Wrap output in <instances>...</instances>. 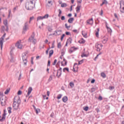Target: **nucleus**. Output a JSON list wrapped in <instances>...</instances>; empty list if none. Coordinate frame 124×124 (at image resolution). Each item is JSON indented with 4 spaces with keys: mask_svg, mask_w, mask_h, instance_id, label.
I'll list each match as a JSON object with an SVG mask.
<instances>
[{
    "mask_svg": "<svg viewBox=\"0 0 124 124\" xmlns=\"http://www.w3.org/2000/svg\"><path fill=\"white\" fill-rule=\"evenodd\" d=\"M34 0H31L30 2H27L26 4L25 7L27 10H32L35 7V2Z\"/></svg>",
    "mask_w": 124,
    "mask_h": 124,
    "instance_id": "1",
    "label": "nucleus"
},
{
    "mask_svg": "<svg viewBox=\"0 0 124 124\" xmlns=\"http://www.w3.org/2000/svg\"><path fill=\"white\" fill-rule=\"evenodd\" d=\"M35 37V34H34V32H33L29 37L28 39V42H32V44L35 45L36 44L37 40L36 39L34 38Z\"/></svg>",
    "mask_w": 124,
    "mask_h": 124,
    "instance_id": "2",
    "label": "nucleus"
},
{
    "mask_svg": "<svg viewBox=\"0 0 124 124\" xmlns=\"http://www.w3.org/2000/svg\"><path fill=\"white\" fill-rule=\"evenodd\" d=\"M6 35V33H4L2 37L0 38V44L1 50H2V46H3V41H4V37Z\"/></svg>",
    "mask_w": 124,
    "mask_h": 124,
    "instance_id": "3",
    "label": "nucleus"
},
{
    "mask_svg": "<svg viewBox=\"0 0 124 124\" xmlns=\"http://www.w3.org/2000/svg\"><path fill=\"white\" fill-rule=\"evenodd\" d=\"M27 53H24L22 56V60L24 63V65H27V63L28 62V56H27Z\"/></svg>",
    "mask_w": 124,
    "mask_h": 124,
    "instance_id": "4",
    "label": "nucleus"
},
{
    "mask_svg": "<svg viewBox=\"0 0 124 124\" xmlns=\"http://www.w3.org/2000/svg\"><path fill=\"white\" fill-rule=\"evenodd\" d=\"M102 47H103V45L101 44L96 43L95 44V48H96V51L98 52H100V50H101Z\"/></svg>",
    "mask_w": 124,
    "mask_h": 124,
    "instance_id": "5",
    "label": "nucleus"
},
{
    "mask_svg": "<svg viewBox=\"0 0 124 124\" xmlns=\"http://www.w3.org/2000/svg\"><path fill=\"white\" fill-rule=\"evenodd\" d=\"M21 43V40H19L16 42V46L18 48V49H22L23 48V45L20 44Z\"/></svg>",
    "mask_w": 124,
    "mask_h": 124,
    "instance_id": "6",
    "label": "nucleus"
},
{
    "mask_svg": "<svg viewBox=\"0 0 124 124\" xmlns=\"http://www.w3.org/2000/svg\"><path fill=\"white\" fill-rule=\"evenodd\" d=\"M78 47H75V46H72L69 50L70 54L73 53V52H75L77 50H78Z\"/></svg>",
    "mask_w": 124,
    "mask_h": 124,
    "instance_id": "7",
    "label": "nucleus"
},
{
    "mask_svg": "<svg viewBox=\"0 0 124 124\" xmlns=\"http://www.w3.org/2000/svg\"><path fill=\"white\" fill-rule=\"evenodd\" d=\"M19 105H17L16 104V101H14L13 104V107L14 109V110H18V108H19Z\"/></svg>",
    "mask_w": 124,
    "mask_h": 124,
    "instance_id": "8",
    "label": "nucleus"
},
{
    "mask_svg": "<svg viewBox=\"0 0 124 124\" xmlns=\"http://www.w3.org/2000/svg\"><path fill=\"white\" fill-rule=\"evenodd\" d=\"M28 22H26L24 24V26L23 27V32H24V31H28V30H29V28L28 27Z\"/></svg>",
    "mask_w": 124,
    "mask_h": 124,
    "instance_id": "9",
    "label": "nucleus"
},
{
    "mask_svg": "<svg viewBox=\"0 0 124 124\" xmlns=\"http://www.w3.org/2000/svg\"><path fill=\"white\" fill-rule=\"evenodd\" d=\"M32 91V88L31 87H29L28 88V92L27 93V95H26V97H28V96H29V95H30Z\"/></svg>",
    "mask_w": 124,
    "mask_h": 124,
    "instance_id": "10",
    "label": "nucleus"
},
{
    "mask_svg": "<svg viewBox=\"0 0 124 124\" xmlns=\"http://www.w3.org/2000/svg\"><path fill=\"white\" fill-rule=\"evenodd\" d=\"M87 22L89 25H93V18H91V19H88Z\"/></svg>",
    "mask_w": 124,
    "mask_h": 124,
    "instance_id": "11",
    "label": "nucleus"
},
{
    "mask_svg": "<svg viewBox=\"0 0 124 124\" xmlns=\"http://www.w3.org/2000/svg\"><path fill=\"white\" fill-rule=\"evenodd\" d=\"M80 8H81V4H78L76 8L77 13H79V12H80Z\"/></svg>",
    "mask_w": 124,
    "mask_h": 124,
    "instance_id": "12",
    "label": "nucleus"
},
{
    "mask_svg": "<svg viewBox=\"0 0 124 124\" xmlns=\"http://www.w3.org/2000/svg\"><path fill=\"white\" fill-rule=\"evenodd\" d=\"M5 116H6V112H4L2 115V118L0 119V122H3V121L5 120Z\"/></svg>",
    "mask_w": 124,
    "mask_h": 124,
    "instance_id": "13",
    "label": "nucleus"
},
{
    "mask_svg": "<svg viewBox=\"0 0 124 124\" xmlns=\"http://www.w3.org/2000/svg\"><path fill=\"white\" fill-rule=\"evenodd\" d=\"M73 21H74V18L71 17L68 20V23H70V24H72L73 23Z\"/></svg>",
    "mask_w": 124,
    "mask_h": 124,
    "instance_id": "14",
    "label": "nucleus"
},
{
    "mask_svg": "<svg viewBox=\"0 0 124 124\" xmlns=\"http://www.w3.org/2000/svg\"><path fill=\"white\" fill-rule=\"evenodd\" d=\"M120 11L122 13H124V6H122V4L120 3Z\"/></svg>",
    "mask_w": 124,
    "mask_h": 124,
    "instance_id": "15",
    "label": "nucleus"
},
{
    "mask_svg": "<svg viewBox=\"0 0 124 124\" xmlns=\"http://www.w3.org/2000/svg\"><path fill=\"white\" fill-rule=\"evenodd\" d=\"M72 41V39L71 38H69L66 41V43L69 45L71 44Z\"/></svg>",
    "mask_w": 124,
    "mask_h": 124,
    "instance_id": "16",
    "label": "nucleus"
},
{
    "mask_svg": "<svg viewBox=\"0 0 124 124\" xmlns=\"http://www.w3.org/2000/svg\"><path fill=\"white\" fill-rule=\"evenodd\" d=\"M62 100L63 102H64V103L66 102V101H67V100H68L67 96H64L62 98Z\"/></svg>",
    "mask_w": 124,
    "mask_h": 124,
    "instance_id": "17",
    "label": "nucleus"
},
{
    "mask_svg": "<svg viewBox=\"0 0 124 124\" xmlns=\"http://www.w3.org/2000/svg\"><path fill=\"white\" fill-rule=\"evenodd\" d=\"M99 28H97V31H95V35L96 37H98V36H99Z\"/></svg>",
    "mask_w": 124,
    "mask_h": 124,
    "instance_id": "18",
    "label": "nucleus"
},
{
    "mask_svg": "<svg viewBox=\"0 0 124 124\" xmlns=\"http://www.w3.org/2000/svg\"><path fill=\"white\" fill-rule=\"evenodd\" d=\"M106 28L108 30V32H109V33H111L112 32V30L111 29V28H109L108 26H107V24H106Z\"/></svg>",
    "mask_w": 124,
    "mask_h": 124,
    "instance_id": "19",
    "label": "nucleus"
},
{
    "mask_svg": "<svg viewBox=\"0 0 124 124\" xmlns=\"http://www.w3.org/2000/svg\"><path fill=\"white\" fill-rule=\"evenodd\" d=\"M16 104L19 106H20V104H21V99L20 98V97H18L16 101Z\"/></svg>",
    "mask_w": 124,
    "mask_h": 124,
    "instance_id": "20",
    "label": "nucleus"
},
{
    "mask_svg": "<svg viewBox=\"0 0 124 124\" xmlns=\"http://www.w3.org/2000/svg\"><path fill=\"white\" fill-rule=\"evenodd\" d=\"M78 42L80 43V44H84L86 41L84 39H81L79 41H78Z\"/></svg>",
    "mask_w": 124,
    "mask_h": 124,
    "instance_id": "21",
    "label": "nucleus"
},
{
    "mask_svg": "<svg viewBox=\"0 0 124 124\" xmlns=\"http://www.w3.org/2000/svg\"><path fill=\"white\" fill-rule=\"evenodd\" d=\"M8 112L9 114H11L12 113V111L11 110H12V108L11 107H9L7 108Z\"/></svg>",
    "mask_w": 124,
    "mask_h": 124,
    "instance_id": "22",
    "label": "nucleus"
},
{
    "mask_svg": "<svg viewBox=\"0 0 124 124\" xmlns=\"http://www.w3.org/2000/svg\"><path fill=\"white\" fill-rule=\"evenodd\" d=\"M53 0H46V1H47V3L48 4H50V6L53 5V3L52 2Z\"/></svg>",
    "mask_w": 124,
    "mask_h": 124,
    "instance_id": "23",
    "label": "nucleus"
},
{
    "mask_svg": "<svg viewBox=\"0 0 124 124\" xmlns=\"http://www.w3.org/2000/svg\"><path fill=\"white\" fill-rule=\"evenodd\" d=\"M54 54V50L53 49L49 51V57H52V55Z\"/></svg>",
    "mask_w": 124,
    "mask_h": 124,
    "instance_id": "24",
    "label": "nucleus"
},
{
    "mask_svg": "<svg viewBox=\"0 0 124 124\" xmlns=\"http://www.w3.org/2000/svg\"><path fill=\"white\" fill-rule=\"evenodd\" d=\"M102 43H104V44H105V43H106V42H107V41H108V38H103L102 39Z\"/></svg>",
    "mask_w": 124,
    "mask_h": 124,
    "instance_id": "25",
    "label": "nucleus"
},
{
    "mask_svg": "<svg viewBox=\"0 0 124 124\" xmlns=\"http://www.w3.org/2000/svg\"><path fill=\"white\" fill-rule=\"evenodd\" d=\"M62 75V72L60 71H57V76H58V77H61V76Z\"/></svg>",
    "mask_w": 124,
    "mask_h": 124,
    "instance_id": "26",
    "label": "nucleus"
},
{
    "mask_svg": "<svg viewBox=\"0 0 124 124\" xmlns=\"http://www.w3.org/2000/svg\"><path fill=\"white\" fill-rule=\"evenodd\" d=\"M108 3V2H107V0H104V1H103L102 3L100 4V6H102L103 4H107Z\"/></svg>",
    "mask_w": 124,
    "mask_h": 124,
    "instance_id": "27",
    "label": "nucleus"
},
{
    "mask_svg": "<svg viewBox=\"0 0 124 124\" xmlns=\"http://www.w3.org/2000/svg\"><path fill=\"white\" fill-rule=\"evenodd\" d=\"M101 76L102 78H106V75L103 72L101 73Z\"/></svg>",
    "mask_w": 124,
    "mask_h": 124,
    "instance_id": "28",
    "label": "nucleus"
},
{
    "mask_svg": "<svg viewBox=\"0 0 124 124\" xmlns=\"http://www.w3.org/2000/svg\"><path fill=\"white\" fill-rule=\"evenodd\" d=\"M3 24L4 25H5V27L8 26V22L7 21V20H4Z\"/></svg>",
    "mask_w": 124,
    "mask_h": 124,
    "instance_id": "29",
    "label": "nucleus"
},
{
    "mask_svg": "<svg viewBox=\"0 0 124 124\" xmlns=\"http://www.w3.org/2000/svg\"><path fill=\"white\" fill-rule=\"evenodd\" d=\"M55 32L57 33V34H58V35H60L62 32V30L56 31Z\"/></svg>",
    "mask_w": 124,
    "mask_h": 124,
    "instance_id": "30",
    "label": "nucleus"
},
{
    "mask_svg": "<svg viewBox=\"0 0 124 124\" xmlns=\"http://www.w3.org/2000/svg\"><path fill=\"white\" fill-rule=\"evenodd\" d=\"M43 16H38L37 18V21H39L40 20H43Z\"/></svg>",
    "mask_w": 124,
    "mask_h": 124,
    "instance_id": "31",
    "label": "nucleus"
},
{
    "mask_svg": "<svg viewBox=\"0 0 124 124\" xmlns=\"http://www.w3.org/2000/svg\"><path fill=\"white\" fill-rule=\"evenodd\" d=\"M82 35H83V37L87 38V33H84V31H82Z\"/></svg>",
    "mask_w": 124,
    "mask_h": 124,
    "instance_id": "32",
    "label": "nucleus"
},
{
    "mask_svg": "<svg viewBox=\"0 0 124 124\" xmlns=\"http://www.w3.org/2000/svg\"><path fill=\"white\" fill-rule=\"evenodd\" d=\"M69 85L71 88H73L74 87V83L72 81L70 82Z\"/></svg>",
    "mask_w": 124,
    "mask_h": 124,
    "instance_id": "33",
    "label": "nucleus"
},
{
    "mask_svg": "<svg viewBox=\"0 0 124 124\" xmlns=\"http://www.w3.org/2000/svg\"><path fill=\"white\" fill-rule=\"evenodd\" d=\"M67 6V4L65 3H63L61 4V7H66Z\"/></svg>",
    "mask_w": 124,
    "mask_h": 124,
    "instance_id": "34",
    "label": "nucleus"
},
{
    "mask_svg": "<svg viewBox=\"0 0 124 124\" xmlns=\"http://www.w3.org/2000/svg\"><path fill=\"white\" fill-rule=\"evenodd\" d=\"M49 17V15L46 14L44 16H43V19H48Z\"/></svg>",
    "mask_w": 124,
    "mask_h": 124,
    "instance_id": "35",
    "label": "nucleus"
},
{
    "mask_svg": "<svg viewBox=\"0 0 124 124\" xmlns=\"http://www.w3.org/2000/svg\"><path fill=\"white\" fill-rule=\"evenodd\" d=\"M65 70H66V71H67V72H69V69L68 68H67V67L64 68L63 69V72H65Z\"/></svg>",
    "mask_w": 124,
    "mask_h": 124,
    "instance_id": "36",
    "label": "nucleus"
},
{
    "mask_svg": "<svg viewBox=\"0 0 124 124\" xmlns=\"http://www.w3.org/2000/svg\"><path fill=\"white\" fill-rule=\"evenodd\" d=\"M62 94H58L57 96V99H61V98H62Z\"/></svg>",
    "mask_w": 124,
    "mask_h": 124,
    "instance_id": "37",
    "label": "nucleus"
},
{
    "mask_svg": "<svg viewBox=\"0 0 124 124\" xmlns=\"http://www.w3.org/2000/svg\"><path fill=\"white\" fill-rule=\"evenodd\" d=\"M9 92H10V89H7L4 92L5 94H7Z\"/></svg>",
    "mask_w": 124,
    "mask_h": 124,
    "instance_id": "38",
    "label": "nucleus"
},
{
    "mask_svg": "<svg viewBox=\"0 0 124 124\" xmlns=\"http://www.w3.org/2000/svg\"><path fill=\"white\" fill-rule=\"evenodd\" d=\"M33 19H34V16H31L30 18L29 24H31V21L33 20Z\"/></svg>",
    "mask_w": 124,
    "mask_h": 124,
    "instance_id": "39",
    "label": "nucleus"
},
{
    "mask_svg": "<svg viewBox=\"0 0 124 124\" xmlns=\"http://www.w3.org/2000/svg\"><path fill=\"white\" fill-rule=\"evenodd\" d=\"M84 62V59L81 60L78 62V65L82 64Z\"/></svg>",
    "mask_w": 124,
    "mask_h": 124,
    "instance_id": "40",
    "label": "nucleus"
},
{
    "mask_svg": "<svg viewBox=\"0 0 124 124\" xmlns=\"http://www.w3.org/2000/svg\"><path fill=\"white\" fill-rule=\"evenodd\" d=\"M35 111L36 114H38V113H39V112H40V109L37 108Z\"/></svg>",
    "mask_w": 124,
    "mask_h": 124,
    "instance_id": "41",
    "label": "nucleus"
},
{
    "mask_svg": "<svg viewBox=\"0 0 124 124\" xmlns=\"http://www.w3.org/2000/svg\"><path fill=\"white\" fill-rule=\"evenodd\" d=\"M1 31L2 32V31H5V27L4 26H2Z\"/></svg>",
    "mask_w": 124,
    "mask_h": 124,
    "instance_id": "42",
    "label": "nucleus"
},
{
    "mask_svg": "<svg viewBox=\"0 0 124 124\" xmlns=\"http://www.w3.org/2000/svg\"><path fill=\"white\" fill-rule=\"evenodd\" d=\"M48 31H49V32H51L52 31H53V29H52L51 27H49L48 28Z\"/></svg>",
    "mask_w": 124,
    "mask_h": 124,
    "instance_id": "43",
    "label": "nucleus"
},
{
    "mask_svg": "<svg viewBox=\"0 0 124 124\" xmlns=\"http://www.w3.org/2000/svg\"><path fill=\"white\" fill-rule=\"evenodd\" d=\"M64 36H65V34H63L62 36H61V40L62 41V40L63 39V37H64Z\"/></svg>",
    "mask_w": 124,
    "mask_h": 124,
    "instance_id": "44",
    "label": "nucleus"
},
{
    "mask_svg": "<svg viewBox=\"0 0 124 124\" xmlns=\"http://www.w3.org/2000/svg\"><path fill=\"white\" fill-rule=\"evenodd\" d=\"M84 111H88L89 110V107H86L85 108H83Z\"/></svg>",
    "mask_w": 124,
    "mask_h": 124,
    "instance_id": "45",
    "label": "nucleus"
},
{
    "mask_svg": "<svg viewBox=\"0 0 124 124\" xmlns=\"http://www.w3.org/2000/svg\"><path fill=\"white\" fill-rule=\"evenodd\" d=\"M57 60L55 59L53 63V65H56V63H57Z\"/></svg>",
    "mask_w": 124,
    "mask_h": 124,
    "instance_id": "46",
    "label": "nucleus"
},
{
    "mask_svg": "<svg viewBox=\"0 0 124 124\" xmlns=\"http://www.w3.org/2000/svg\"><path fill=\"white\" fill-rule=\"evenodd\" d=\"M65 27L66 29H69V28H70L71 26H68L67 24L65 23Z\"/></svg>",
    "mask_w": 124,
    "mask_h": 124,
    "instance_id": "47",
    "label": "nucleus"
},
{
    "mask_svg": "<svg viewBox=\"0 0 124 124\" xmlns=\"http://www.w3.org/2000/svg\"><path fill=\"white\" fill-rule=\"evenodd\" d=\"M61 20H62V21H64V20H65V16H62L61 17Z\"/></svg>",
    "mask_w": 124,
    "mask_h": 124,
    "instance_id": "48",
    "label": "nucleus"
},
{
    "mask_svg": "<svg viewBox=\"0 0 124 124\" xmlns=\"http://www.w3.org/2000/svg\"><path fill=\"white\" fill-rule=\"evenodd\" d=\"M62 47V45L61 44V42L58 44V48H61Z\"/></svg>",
    "mask_w": 124,
    "mask_h": 124,
    "instance_id": "49",
    "label": "nucleus"
},
{
    "mask_svg": "<svg viewBox=\"0 0 124 124\" xmlns=\"http://www.w3.org/2000/svg\"><path fill=\"white\" fill-rule=\"evenodd\" d=\"M17 94H18V95H20L22 94V91H20V90L18 91V93H17Z\"/></svg>",
    "mask_w": 124,
    "mask_h": 124,
    "instance_id": "50",
    "label": "nucleus"
},
{
    "mask_svg": "<svg viewBox=\"0 0 124 124\" xmlns=\"http://www.w3.org/2000/svg\"><path fill=\"white\" fill-rule=\"evenodd\" d=\"M63 62H65V65H66V64H67V61H66V60H65V59H63Z\"/></svg>",
    "mask_w": 124,
    "mask_h": 124,
    "instance_id": "51",
    "label": "nucleus"
},
{
    "mask_svg": "<svg viewBox=\"0 0 124 124\" xmlns=\"http://www.w3.org/2000/svg\"><path fill=\"white\" fill-rule=\"evenodd\" d=\"M51 64V61H50V60L48 61V63H47V66H50Z\"/></svg>",
    "mask_w": 124,
    "mask_h": 124,
    "instance_id": "52",
    "label": "nucleus"
},
{
    "mask_svg": "<svg viewBox=\"0 0 124 124\" xmlns=\"http://www.w3.org/2000/svg\"><path fill=\"white\" fill-rule=\"evenodd\" d=\"M98 99L99 100H102V96H101V95H99V97L98 98Z\"/></svg>",
    "mask_w": 124,
    "mask_h": 124,
    "instance_id": "53",
    "label": "nucleus"
},
{
    "mask_svg": "<svg viewBox=\"0 0 124 124\" xmlns=\"http://www.w3.org/2000/svg\"><path fill=\"white\" fill-rule=\"evenodd\" d=\"M92 93H93V92H95V88H92L91 89Z\"/></svg>",
    "mask_w": 124,
    "mask_h": 124,
    "instance_id": "54",
    "label": "nucleus"
},
{
    "mask_svg": "<svg viewBox=\"0 0 124 124\" xmlns=\"http://www.w3.org/2000/svg\"><path fill=\"white\" fill-rule=\"evenodd\" d=\"M6 29L5 31H6L7 32H8V31H9V28H8V26H6Z\"/></svg>",
    "mask_w": 124,
    "mask_h": 124,
    "instance_id": "55",
    "label": "nucleus"
},
{
    "mask_svg": "<svg viewBox=\"0 0 124 124\" xmlns=\"http://www.w3.org/2000/svg\"><path fill=\"white\" fill-rule=\"evenodd\" d=\"M47 96V95H43V97H44V99H48V97H46Z\"/></svg>",
    "mask_w": 124,
    "mask_h": 124,
    "instance_id": "56",
    "label": "nucleus"
},
{
    "mask_svg": "<svg viewBox=\"0 0 124 124\" xmlns=\"http://www.w3.org/2000/svg\"><path fill=\"white\" fill-rule=\"evenodd\" d=\"M10 14H11V10H9L8 17H10Z\"/></svg>",
    "mask_w": 124,
    "mask_h": 124,
    "instance_id": "57",
    "label": "nucleus"
},
{
    "mask_svg": "<svg viewBox=\"0 0 124 124\" xmlns=\"http://www.w3.org/2000/svg\"><path fill=\"white\" fill-rule=\"evenodd\" d=\"M3 96V93L0 92V97Z\"/></svg>",
    "mask_w": 124,
    "mask_h": 124,
    "instance_id": "58",
    "label": "nucleus"
},
{
    "mask_svg": "<svg viewBox=\"0 0 124 124\" xmlns=\"http://www.w3.org/2000/svg\"><path fill=\"white\" fill-rule=\"evenodd\" d=\"M73 31L76 33H78V31L77 30H73Z\"/></svg>",
    "mask_w": 124,
    "mask_h": 124,
    "instance_id": "59",
    "label": "nucleus"
},
{
    "mask_svg": "<svg viewBox=\"0 0 124 124\" xmlns=\"http://www.w3.org/2000/svg\"><path fill=\"white\" fill-rule=\"evenodd\" d=\"M95 82V79H93L91 81V84H93V83H94Z\"/></svg>",
    "mask_w": 124,
    "mask_h": 124,
    "instance_id": "60",
    "label": "nucleus"
},
{
    "mask_svg": "<svg viewBox=\"0 0 124 124\" xmlns=\"http://www.w3.org/2000/svg\"><path fill=\"white\" fill-rule=\"evenodd\" d=\"M95 110L96 111L97 113H98V112H99V108H97L95 109Z\"/></svg>",
    "mask_w": 124,
    "mask_h": 124,
    "instance_id": "61",
    "label": "nucleus"
},
{
    "mask_svg": "<svg viewBox=\"0 0 124 124\" xmlns=\"http://www.w3.org/2000/svg\"><path fill=\"white\" fill-rule=\"evenodd\" d=\"M112 89H114V87H113V86H109V90H110V91H112Z\"/></svg>",
    "mask_w": 124,
    "mask_h": 124,
    "instance_id": "62",
    "label": "nucleus"
},
{
    "mask_svg": "<svg viewBox=\"0 0 124 124\" xmlns=\"http://www.w3.org/2000/svg\"><path fill=\"white\" fill-rule=\"evenodd\" d=\"M65 34H66V35H71V34L69 32H66Z\"/></svg>",
    "mask_w": 124,
    "mask_h": 124,
    "instance_id": "63",
    "label": "nucleus"
},
{
    "mask_svg": "<svg viewBox=\"0 0 124 124\" xmlns=\"http://www.w3.org/2000/svg\"><path fill=\"white\" fill-rule=\"evenodd\" d=\"M114 15L115 18H116V19H118V15L116 13H114Z\"/></svg>",
    "mask_w": 124,
    "mask_h": 124,
    "instance_id": "64",
    "label": "nucleus"
}]
</instances>
